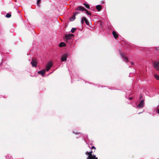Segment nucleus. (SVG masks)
Wrapping results in <instances>:
<instances>
[{
  "instance_id": "obj_19",
  "label": "nucleus",
  "mask_w": 159,
  "mask_h": 159,
  "mask_svg": "<svg viewBox=\"0 0 159 159\" xmlns=\"http://www.w3.org/2000/svg\"><path fill=\"white\" fill-rule=\"evenodd\" d=\"M86 12V13L88 14V15H91V13L88 10H86V9H85V11Z\"/></svg>"
},
{
  "instance_id": "obj_30",
  "label": "nucleus",
  "mask_w": 159,
  "mask_h": 159,
  "mask_svg": "<svg viewBox=\"0 0 159 159\" xmlns=\"http://www.w3.org/2000/svg\"><path fill=\"white\" fill-rule=\"evenodd\" d=\"M132 98H133L132 97H130L129 98V100H131L132 99Z\"/></svg>"
},
{
  "instance_id": "obj_16",
  "label": "nucleus",
  "mask_w": 159,
  "mask_h": 159,
  "mask_svg": "<svg viewBox=\"0 0 159 159\" xmlns=\"http://www.w3.org/2000/svg\"><path fill=\"white\" fill-rule=\"evenodd\" d=\"M83 4L85 7L86 8H87L88 9H90V6H89V5L88 4H86V3H83Z\"/></svg>"
},
{
  "instance_id": "obj_24",
  "label": "nucleus",
  "mask_w": 159,
  "mask_h": 159,
  "mask_svg": "<svg viewBox=\"0 0 159 159\" xmlns=\"http://www.w3.org/2000/svg\"><path fill=\"white\" fill-rule=\"evenodd\" d=\"M73 133L75 134H79L80 133V132H75L74 131L73 132Z\"/></svg>"
},
{
  "instance_id": "obj_20",
  "label": "nucleus",
  "mask_w": 159,
  "mask_h": 159,
  "mask_svg": "<svg viewBox=\"0 0 159 159\" xmlns=\"http://www.w3.org/2000/svg\"><path fill=\"white\" fill-rule=\"evenodd\" d=\"M11 14H10L9 13H7L6 16V17H7V18H10L11 17Z\"/></svg>"
},
{
  "instance_id": "obj_28",
  "label": "nucleus",
  "mask_w": 159,
  "mask_h": 159,
  "mask_svg": "<svg viewBox=\"0 0 159 159\" xmlns=\"http://www.w3.org/2000/svg\"><path fill=\"white\" fill-rule=\"evenodd\" d=\"M91 149H96V148H95L94 146H92L91 147Z\"/></svg>"
},
{
  "instance_id": "obj_32",
  "label": "nucleus",
  "mask_w": 159,
  "mask_h": 159,
  "mask_svg": "<svg viewBox=\"0 0 159 159\" xmlns=\"http://www.w3.org/2000/svg\"><path fill=\"white\" fill-rule=\"evenodd\" d=\"M142 98V95L140 97V99H141V98Z\"/></svg>"
},
{
  "instance_id": "obj_3",
  "label": "nucleus",
  "mask_w": 159,
  "mask_h": 159,
  "mask_svg": "<svg viewBox=\"0 0 159 159\" xmlns=\"http://www.w3.org/2000/svg\"><path fill=\"white\" fill-rule=\"evenodd\" d=\"M153 65L156 70H159V62H154L153 63Z\"/></svg>"
},
{
  "instance_id": "obj_27",
  "label": "nucleus",
  "mask_w": 159,
  "mask_h": 159,
  "mask_svg": "<svg viewBox=\"0 0 159 159\" xmlns=\"http://www.w3.org/2000/svg\"><path fill=\"white\" fill-rule=\"evenodd\" d=\"M156 50H159V47H157L155 49Z\"/></svg>"
},
{
  "instance_id": "obj_22",
  "label": "nucleus",
  "mask_w": 159,
  "mask_h": 159,
  "mask_svg": "<svg viewBox=\"0 0 159 159\" xmlns=\"http://www.w3.org/2000/svg\"><path fill=\"white\" fill-rule=\"evenodd\" d=\"M83 17L82 18L81 21V23L82 24H83L84 23V21H85V20H83Z\"/></svg>"
},
{
  "instance_id": "obj_8",
  "label": "nucleus",
  "mask_w": 159,
  "mask_h": 159,
  "mask_svg": "<svg viewBox=\"0 0 159 159\" xmlns=\"http://www.w3.org/2000/svg\"><path fill=\"white\" fill-rule=\"evenodd\" d=\"M68 55L66 54L63 55L61 58V61H66L67 60L66 57Z\"/></svg>"
},
{
  "instance_id": "obj_5",
  "label": "nucleus",
  "mask_w": 159,
  "mask_h": 159,
  "mask_svg": "<svg viewBox=\"0 0 159 159\" xmlns=\"http://www.w3.org/2000/svg\"><path fill=\"white\" fill-rule=\"evenodd\" d=\"M74 36V34H69L65 35V37L66 40L70 39L71 38Z\"/></svg>"
},
{
  "instance_id": "obj_1",
  "label": "nucleus",
  "mask_w": 159,
  "mask_h": 159,
  "mask_svg": "<svg viewBox=\"0 0 159 159\" xmlns=\"http://www.w3.org/2000/svg\"><path fill=\"white\" fill-rule=\"evenodd\" d=\"M37 60L34 58H33L32 59V61L31 62V64L32 65L33 67H36L37 66Z\"/></svg>"
},
{
  "instance_id": "obj_25",
  "label": "nucleus",
  "mask_w": 159,
  "mask_h": 159,
  "mask_svg": "<svg viewBox=\"0 0 159 159\" xmlns=\"http://www.w3.org/2000/svg\"><path fill=\"white\" fill-rule=\"evenodd\" d=\"M85 154L86 155H88L89 156V152H85Z\"/></svg>"
},
{
  "instance_id": "obj_6",
  "label": "nucleus",
  "mask_w": 159,
  "mask_h": 159,
  "mask_svg": "<svg viewBox=\"0 0 159 159\" xmlns=\"http://www.w3.org/2000/svg\"><path fill=\"white\" fill-rule=\"evenodd\" d=\"M52 63H49L46 66V70L47 71H49L50 68L52 66Z\"/></svg>"
},
{
  "instance_id": "obj_14",
  "label": "nucleus",
  "mask_w": 159,
  "mask_h": 159,
  "mask_svg": "<svg viewBox=\"0 0 159 159\" xmlns=\"http://www.w3.org/2000/svg\"><path fill=\"white\" fill-rule=\"evenodd\" d=\"M75 19V15L74 14L70 18V20L71 21H74Z\"/></svg>"
},
{
  "instance_id": "obj_11",
  "label": "nucleus",
  "mask_w": 159,
  "mask_h": 159,
  "mask_svg": "<svg viewBox=\"0 0 159 159\" xmlns=\"http://www.w3.org/2000/svg\"><path fill=\"white\" fill-rule=\"evenodd\" d=\"M45 70H42L41 71H38V73L39 74H40L43 75L45 74Z\"/></svg>"
},
{
  "instance_id": "obj_7",
  "label": "nucleus",
  "mask_w": 159,
  "mask_h": 159,
  "mask_svg": "<svg viewBox=\"0 0 159 159\" xmlns=\"http://www.w3.org/2000/svg\"><path fill=\"white\" fill-rule=\"evenodd\" d=\"M85 9L84 7L81 6H79L78 7L76 8V10L77 11H85Z\"/></svg>"
},
{
  "instance_id": "obj_18",
  "label": "nucleus",
  "mask_w": 159,
  "mask_h": 159,
  "mask_svg": "<svg viewBox=\"0 0 159 159\" xmlns=\"http://www.w3.org/2000/svg\"><path fill=\"white\" fill-rule=\"evenodd\" d=\"M154 77L157 80H159V76L157 74H155L154 75Z\"/></svg>"
},
{
  "instance_id": "obj_31",
  "label": "nucleus",
  "mask_w": 159,
  "mask_h": 159,
  "mask_svg": "<svg viewBox=\"0 0 159 159\" xmlns=\"http://www.w3.org/2000/svg\"><path fill=\"white\" fill-rule=\"evenodd\" d=\"M131 63L132 65H133L134 64V63L132 62H131Z\"/></svg>"
},
{
  "instance_id": "obj_29",
  "label": "nucleus",
  "mask_w": 159,
  "mask_h": 159,
  "mask_svg": "<svg viewBox=\"0 0 159 159\" xmlns=\"http://www.w3.org/2000/svg\"><path fill=\"white\" fill-rule=\"evenodd\" d=\"M157 112L158 114H159V109L157 110Z\"/></svg>"
},
{
  "instance_id": "obj_13",
  "label": "nucleus",
  "mask_w": 159,
  "mask_h": 159,
  "mask_svg": "<svg viewBox=\"0 0 159 159\" xmlns=\"http://www.w3.org/2000/svg\"><path fill=\"white\" fill-rule=\"evenodd\" d=\"M83 19L84 20H85V22L86 24L87 25H89L90 27V26L89 23V21L86 18H85L84 17H83Z\"/></svg>"
},
{
  "instance_id": "obj_10",
  "label": "nucleus",
  "mask_w": 159,
  "mask_h": 159,
  "mask_svg": "<svg viewBox=\"0 0 159 159\" xmlns=\"http://www.w3.org/2000/svg\"><path fill=\"white\" fill-rule=\"evenodd\" d=\"M112 34L113 35L114 37L116 39L118 37V35L116 33V32L115 31H113L112 32Z\"/></svg>"
},
{
  "instance_id": "obj_23",
  "label": "nucleus",
  "mask_w": 159,
  "mask_h": 159,
  "mask_svg": "<svg viewBox=\"0 0 159 159\" xmlns=\"http://www.w3.org/2000/svg\"><path fill=\"white\" fill-rule=\"evenodd\" d=\"M93 152L92 151H91L89 152V157L91 156V155H92V153Z\"/></svg>"
},
{
  "instance_id": "obj_2",
  "label": "nucleus",
  "mask_w": 159,
  "mask_h": 159,
  "mask_svg": "<svg viewBox=\"0 0 159 159\" xmlns=\"http://www.w3.org/2000/svg\"><path fill=\"white\" fill-rule=\"evenodd\" d=\"M120 55L121 57L123 59H125L126 62H127L128 61V58L127 57L125 53L123 52H120Z\"/></svg>"
},
{
  "instance_id": "obj_21",
  "label": "nucleus",
  "mask_w": 159,
  "mask_h": 159,
  "mask_svg": "<svg viewBox=\"0 0 159 159\" xmlns=\"http://www.w3.org/2000/svg\"><path fill=\"white\" fill-rule=\"evenodd\" d=\"M76 29L75 28H73L71 30V32L72 33H73L75 31Z\"/></svg>"
},
{
  "instance_id": "obj_12",
  "label": "nucleus",
  "mask_w": 159,
  "mask_h": 159,
  "mask_svg": "<svg viewBox=\"0 0 159 159\" xmlns=\"http://www.w3.org/2000/svg\"><path fill=\"white\" fill-rule=\"evenodd\" d=\"M96 9L98 11H100L102 9V6L100 5H98L96 6Z\"/></svg>"
},
{
  "instance_id": "obj_4",
  "label": "nucleus",
  "mask_w": 159,
  "mask_h": 159,
  "mask_svg": "<svg viewBox=\"0 0 159 159\" xmlns=\"http://www.w3.org/2000/svg\"><path fill=\"white\" fill-rule=\"evenodd\" d=\"M144 100H142L140 103L139 104L138 106L137 107L138 108H142L144 105Z\"/></svg>"
},
{
  "instance_id": "obj_17",
  "label": "nucleus",
  "mask_w": 159,
  "mask_h": 159,
  "mask_svg": "<svg viewBox=\"0 0 159 159\" xmlns=\"http://www.w3.org/2000/svg\"><path fill=\"white\" fill-rule=\"evenodd\" d=\"M41 1V0H38L37 2V6L39 7H40V5L39 4V3Z\"/></svg>"
},
{
  "instance_id": "obj_26",
  "label": "nucleus",
  "mask_w": 159,
  "mask_h": 159,
  "mask_svg": "<svg viewBox=\"0 0 159 159\" xmlns=\"http://www.w3.org/2000/svg\"><path fill=\"white\" fill-rule=\"evenodd\" d=\"M80 13L78 12H76L75 13H74V14L75 15V16L76 15H77L79 14Z\"/></svg>"
},
{
  "instance_id": "obj_9",
  "label": "nucleus",
  "mask_w": 159,
  "mask_h": 159,
  "mask_svg": "<svg viewBox=\"0 0 159 159\" xmlns=\"http://www.w3.org/2000/svg\"><path fill=\"white\" fill-rule=\"evenodd\" d=\"M88 158L89 159H98V157H96L95 155H91V156L89 157V156L88 157Z\"/></svg>"
},
{
  "instance_id": "obj_15",
  "label": "nucleus",
  "mask_w": 159,
  "mask_h": 159,
  "mask_svg": "<svg viewBox=\"0 0 159 159\" xmlns=\"http://www.w3.org/2000/svg\"><path fill=\"white\" fill-rule=\"evenodd\" d=\"M66 45V44L64 42H61L59 44V46L60 47H64Z\"/></svg>"
}]
</instances>
